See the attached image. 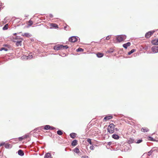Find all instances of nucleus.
<instances>
[{
  "mask_svg": "<svg viewBox=\"0 0 158 158\" xmlns=\"http://www.w3.org/2000/svg\"><path fill=\"white\" fill-rule=\"evenodd\" d=\"M115 126L113 123L110 124L108 127L107 131L110 134H112L114 132Z\"/></svg>",
  "mask_w": 158,
  "mask_h": 158,
  "instance_id": "1",
  "label": "nucleus"
},
{
  "mask_svg": "<svg viewBox=\"0 0 158 158\" xmlns=\"http://www.w3.org/2000/svg\"><path fill=\"white\" fill-rule=\"evenodd\" d=\"M126 38L125 35H121L118 36L116 37V40L119 42L123 41Z\"/></svg>",
  "mask_w": 158,
  "mask_h": 158,
  "instance_id": "2",
  "label": "nucleus"
},
{
  "mask_svg": "<svg viewBox=\"0 0 158 158\" xmlns=\"http://www.w3.org/2000/svg\"><path fill=\"white\" fill-rule=\"evenodd\" d=\"M63 45H57L54 47V49L56 50L62 49Z\"/></svg>",
  "mask_w": 158,
  "mask_h": 158,
  "instance_id": "3",
  "label": "nucleus"
},
{
  "mask_svg": "<svg viewBox=\"0 0 158 158\" xmlns=\"http://www.w3.org/2000/svg\"><path fill=\"white\" fill-rule=\"evenodd\" d=\"M154 31H150L146 33L145 35V37L147 38H148L150 37L152 35Z\"/></svg>",
  "mask_w": 158,
  "mask_h": 158,
  "instance_id": "4",
  "label": "nucleus"
},
{
  "mask_svg": "<svg viewBox=\"0 0 158 158\" xmlns=\"http://www.w3.org/2000/svg\"><path fill=\"white\" fill-rule=\"evenodd\" d=\"M69 40L71 42H75L77 41V39L75 36H72L69 39Z\"/></svg>",
  "mask_w": 158,
  "mask_h": 158,
  "instance_id": "5",
  "label": "nucleus"
},
{
  "mask_svg": "<svg viewBox=\"0 0 158 158\" xmlns=\"http://www.w3.org/2000/svg\"><path fill=\"white\" fill-rule=\"evenodd\" d=\"M151 49L152 52L154 53L158 52V46H153L152 48Z\"/></svg>",
  "mask_w": 158,
  "mask_h": 158,
  "instance_id": "6",
  "label": "nucleus"
},
{
  "mask_svg": "<svg viewBox=\"0 0 158 158\" xmlns=\"http://www.w3.org/2000/svg\"><path fill=\"white\" fill-rule=\"evenodd\" d=\"M113 118V116L111 115H108L105 117L103 120V121H106L107 120H109Z\"/></svg>",
  "mask_w": 158,
  "mask_h": 158,
  "instance_id": "7",
  "label": "nucleus"
},
{
  "mask_svg": "<svg viewBox=\"0 0 158 158\" xmlns=\"http://www.w3.org/2000/svg\"><path fill=\"white\" fill-rule=\"evenodd\" d=\"M152 44L153 45H158V39L153 40L152 42Z\"/></svg>",
  "mask_w": 158,
  "mask_h": 158,
  "instance_id": "8",
  "label": "nucleus"
},
{
  "mask_svg": "<svg viewBox=\"0 0 158 158\" xmlns=\"http://www.w3.org/2000/svg\"><path fill=\"white\" fill-rule=\"evenodd\" d=\"M149 131V129L147 127H143L141 129V131L143 132H147Z\"/></svg>",
  "mask_w": 158,
  "mask_h": 158,
  "instance_id": "9",
  "label": "nucleus"
},
{
  "mask_svg": "<svg viewBox=\"0 0 158 158\" xmlns=\"http://www.w3.org/2000/svg\"><path fill=\"white\" fill-rule=\"evenodd\" d=\"M131 45V43L129 42L127 43L126 44H125L123 45V46L124 48H127V47Z\"/></svg>",
  "mask_w": 158,
  "mask_h": 158,
  "instance_id": "10",
  "label": "nucleus"
},
{
  "mask_svg": "<svg viewBox=\"0 0 158 158\" xmlns=\"http://www.w3.org/2000/svg\"><path fill=\"white\" fill-rule=\"evenodd\" d=\"M77 143V140H73L71 143V145L73 146H75Z\"/></svg>",
  "mask_w": 158,
  "mask_h": 158,
  "instance_id": "11",
  "label": "nucleus"
},
{
  "mask_svg": "<svg viewBox=\"0 0 158 158\" xmlns=\"http://www.w3.org/2000/svg\"><path fill=\"white\" fill-rule=\"evenodd\" d=\"M22 35L23 36H25L26 37H31V35L29 33H27L22 34Z\"/></svg>",
  "mask_w": 158,
  "mask_h": 158,
  "instance_id": "12",
  "label": "nucleus"
},
{
  "mask_svg": "<svg viewBox=\"0 0 158 158\" xmlns=\"http://www.w3.org/2000/svg\"><path fill=\"white\" fill-rule=\"evenodd\" d=\"M18 154L21 156H23L24 155V153L23 151L21 150H19L18 151Z\"/></svg>",
  "mask_w": 158,
  "mask_h": 158,
  "instance_id": "13",
  "label": "nucleus"
},
{
  "mask_svg": "<svg viewBox=\"0 0 158 158\" xmlns=\"http://www.w3.org/2000/svg\"><path fill=\"white\" fill-rule=\"evenodd\" d=\"M44 158H52L50 153H46L45 156Z\"/></svg>",
  "mask_w": 158,
  "mask_h": 158,
  "instance_id": "14",
  "label": "nucleus"
},
{
  "mask_svg": "<svg viewBox=\"0 0 158 158\" xmlns=\"http://www.w3.org/2000/svg\"><path fill=\"white\" fill-rule=\"evenodd\" d=\"M50 26H51V27H53L54 28H58V25L55 23H51L50 24Z\"/></svg>",
  "mask_w": 158,
  "mask_h": 158,
  "instance_id": "15",
  "label": "nucleus"
},
{
  "mask_svg": "<svg viewBox=\"0 0 158 158\" xmlns=\"http://www.w3.org/2000/svg\"><path fill=\"white\" fill-rule=\"evenodd\" d=\"M103 55L104 54L103 53L100 52H98L97 54V56L98 57H102L103 56Z\"/></svg>",
  "mask_w": 158,
  "mask_h": 158,
  "instance_id": "16",
  "label": "nucleus"
},
{
  "mask_svg": "<svg viewBox=\"0 0 158 158\" xmlns=\"http://www.w3.org/2000/svg\"><path fill=\"white\" fill-rule=\"evenodd\" d=\"M70 135L71 138L74 139L76 137V134L74 133H72L70 134Z\"/></svg>",
  "mask_w": 158,
  "mask_h": 158,
  "instance_id": "17",
  "label": "nucleus"
},
{
  "mask_svg": "<svg viewBox=\"0 0 158 158\" xmlns=\"http://www.w3.org/2000/svg\"><path fill=\"white\" fill-rule=\"evenodd\" d=\"M112 137L113 138L116 139H118L119 138L118 136L116 134H113L112 136Z\"/></svg>",
  "mask_w": 158,
  "mask_h": 158,
  "instance_id": "18",
  "label": "nucleus"
},
{
  "mask_svg": "<svg viewBox=\"0 0 158 158\" xmlns=\"http://www.w3.org/2000/svg\"><path fill=\"white\" fill-rule=\"evenodd\" d=\"M22 41H18L16 42V45L17 46H21L22 45Z\"/></svg>",
  "mask_w": 158,
  "mask_h": 158,
  "instance_id": "19",
  "label": "nucleus"
},
{
  "mask_svg": "<svg viewBox=\"0 0 158 158\" xmlns=\"http://www.w3.org/2000/svg\"><path fill=\"white\" fill-rule=\"evenodd\" d=\"M74 151L77 153H79L80 152L79 149L77 148H75Z\"/></svg>",
  "mask_w": 158,
  "mask_h": 158,
  "instance_id": "20",
  "label": "nucleus"
},
{
  "mask_svg": "<svg viewBox=\"0 0 158 158\" xmlns=\"http://www.w3.org/2000/svg\"><path fill=\"white\" fill-rule=\"evenodd\" d=\"M57 134L59 135H61L63 134V132L61 130H58L57 132Z\"/></svg>",
  "mask_w": 158,
  "mask_h": 158,
  "instance_id": "21",
  "label": "nucleus"
},
{
  "mask_svg": "<svg viewBox=\"0 0 158 158\" xmlns=\"http://www.w3.org/2000/svg\"><path fill=\"white\" fill-rule=\"evenodd\" d=\"M8 24H6L5 26L3 27V30H6L8 29Z\"/></svg>",
  "mask_w": 158,
  "mask_h": 158,
  "instance_id": "22",
  "label": "nucleus"
},
{
  "mask_svg": "<svg viewBox=\"0 0 158 158\" xmlns=\"http://www.w3.org/2000/svg\"><path fill=\"white\" fill-rule=\"evenodd\" d=\"M50 126L49 125H45L44 127V129L45 130H48L49 129Z\"/></svg>",
  "mask_w": 158,
  "mask_h": 158,
  "instance_id": "23",
  "label": "nucleus"
},
{
  "mask_svg": "<svg viewBox=\"0 0 158 158\" xmlns=\"http://www.w3.org/2000/svg\"><path fill=\"white\" fill-rule=\"evenodd\" d=\"M77 52H83L84 49L81 48H79L78 49L76 50Z\"/></svg>",
  "mask_w": 158,
  "mask_h": 158,
  "instance_id": "24",
  "label": "nucleus"
},
{
  "mask_svg": "<svg viewBox=\"0 0 158 158\" xmlns=\"http://www.w3.org/2000/svg\"><path fill=\"white\" fill-rule=\"evenodd\" d=\"M3 50H4L5 51H7L8 50V49L7 48H5L4 47L0 49V51H2Z\"/></svg>",
  "mask_w": 158,
  "mask_h": 158,
  "instance_id": "25",
  "label": "nucleus"
},
{
  "mask_svg": "<svg viewBox=\"0 0 158 158\" xmlns=\"http://www.w3.org/2000/svg\"><path fill=\"white\" fill-rule=\"evenodd\" d=\"M135 51V50L134 49H132L131 51H130V52H128V54L130 55H131V53H133V52H134Z\"/></svg>",
  "mask_w": 158,
  "mask_h": 158,
  "instance_id": "26",
  "label": "nucleus"
},
{
  "mask_svg": "<svg viewBox=\"0 0 158 158\" xmlns=\"http://www.w3.org/2000/svg\"><path fill=\"white\" fill-rule=\"evenodd\" d=\"M28 25L29 26H31L33 23V22L31 20H30L28 22Z\"/></svg>",
  "mask_w": 158,
  "mask_h": 158,
  "instance_id": "27",
  "label": "nucleus"
},
{
  "mask_svg": "<svg viewBox=\"0 0 158 158\" xmlns=\"http://www.w3.org/2000/svg\"><path fill=\"white\" fill-rule=\"evenodd\" d=\"M27 138V137L25 136V137H20L19 138V140L20 141H21L23 139H24L25 138Z\"/></svg>",
  "mask_w": 158,
  "mask_h": 158,
  "instance_id": "28",
  "label": "nucleus"
},
{
  "mask_svg": "<svg viewBox=\"0 0 158 158\" xmlns=\"http://www.w3.org/2000/svg\"><path fill=\"white\" fill-rule=\"evenodd\" d=\"M87 141L89 143H90V144H92L91 141V139H87Z\"/></svg>",
  "mask_w": 158,
  "mask_h": 158,
  "instance_id": "29",
  "label": "nucleus"
},
{
  "mask_svg": "<svg viewBox=\"0 0 158 158\" xmlns=\"http://www.w3.org/2000/svg\"><path fill=\"white\" fill-rule=\"evenodd\" d=\"M3 46L4 47H6L8 48H10V46L8 44H4Z\"/></svg>",
  "mask_w": 158,
  "mask_h": 158,
  "instance_id": "30",
  "label": "nucleus"
},
{
  "mask_svg": "<svg viewBox=\"0 0 158 158\" xmlns=\"http://www.w3.org/2000/svg\"><path fill=\"white\" fill-rule=\"evenodd\" d=\"M153 151H150L148 153V156H150L151 155V154H152V152Z\"/></svg>",
  "mask_w": 158,
  "mask_h": 158,
  "instance_id": "31",
  "label": "nucleus"
},
{
  "mask_svg": "<svg viewBox=\"0 0 158 158\" xmlns=\"http://www.w3.org/2000/svg\"><path fill=\"white\" fill-rule=\"evenodd\" d=\"M111 36V35L108 36H107L106 37V40H109Z\"/></svg>",
  "mask_w": 158,
  "mask_h": 158,
  "instance_id": "32",
  "label": "nucleus"
},
{
  "mask_svg": "<svg viewBox=\"0 0 158 158\" xmlns=\"http://www.w3.org/2000/svg\"><path fill=\"white\" fill-rule=\"evenodd\" d=\"M142 139H139L137 140V142L136 143H141V142H142Z\"/></svg>",
  "mask_w": 158,
  "mask_h": 158,
  "instance_id": "33",
  "label": "nucleus"
},
{
  "mask_svg": "<svg viewBox=\"0 0 158 158\" xmlns=\"http://www.w3.org/2000/svg\"><path fill=\"white\" fill-rule=\"evenodd\" d=\"M68 48V47L67 45H65V46H63V49H64V48L65 49H67Z\"/></svg>",
  "mask_w": 158,
  "mask_h": 158,
  "instance_id": "34",
  "label": "nucleus"
},
{
  "mask_svg": "<svg viewBox=\"0 0 158 158\" xmlns=\"http://www.w3.org/2000/svg\"><path fill=\"white\" fill-rule=\"evenodd\" d=\"M55 127H52V126H50V129H49V130H54L55 129Z\"/></svg>",
  "mask_w": 158,
  "mask_h": 158,
  "instance_id": "35",
  "label": "nucleus"
},
{
  "mask_svg": "<svg viewBox=\"0 0 158 158\" xmlns=\"http://www.w3.org/2000/svg\"><path fill=\"white\" fill-rule=\"evenodd\" d=\"M149 139L150 140H151V141H155V140L153 139V138L151 137H149Z\"/></svg>",
  "mask_w": 158,
  "mask_h": 158,
  "instance_id": "36",
  "label": "nucleus"
},
{
  "mask_svg": "<svg viewBox=\"0 0 158 158\" xmlns=\"http://www.w3.org/2000/svg\"><path fill=\"white\" fill-rule=\"evenodd\" d=\"M5 144V143H1L0 144V147L2 146H3V145H4Z\"/></svg>",
  "mask_w": 158,
  "mask_h": 158,
  "instance_id": "37",
  "label": "nucleus"
},
{
  "mask_svg": "<svg viewBox=\"0 0 158 158\" xmlns=\"http://www.w3.org/2000/svg\"><path fill=\"white\" fill-rule=\"evenodd\" d=\"M22 59H24V58H26L27 59V57L26 56H23L22 57Z\"/></svg>",
  "mask_w": 158,
  "mask_h": 158,
  "instance_id": "38",
  "label": "nucleus"
},
{
  "mask_svg": "<svg viewBox=\"0 0 158 158\" xmlns=\"http://www.w3.org/2000/svg\"><path fill=\"white\" fill-rule=\"evenodd\" d=\"M2 3L0 2V9H1L2 8Z\"/></svg>",
  "mask_w": 158,
  "mask_h": 158,
  "instance_id": "39",
  "label": "nucleus"
},
{
  "mask_svg": "<svg viewBox=\"0 0 158 158\" xmlns=\"http://www.w3.org/2000/svg\"><path fill=\"white\" fill-rule=\"evenodd\" d=\"M9 147V145H7V144H6L5 145V147L6 148H7V147Z\"/></svg>",
  "mask_w": 158,
  "mask_h": 158,
  "instance_id": "40",
  "label": "nucleus"
},
{
  "mask_svg": "<svg viewBox=\"0 0 158 158\" xmlns=\"http://www.w3.org/2000/svg\"><path fill=\"white\" fill-rule=\"evenodd\" d=\"M88 157L87 156H82L81 157V158H88Z\"/></svg>",
  "mask_w": 158,
  "mask_h": 158,
  "instance_id": "41",
  "label": "nucleus"
},
{
  "mask_svg": "<svg viewBox=\"0 0 158 158\" xmlns=\"http://www.w3.org/2000/svg\"><path fill=\"white\" fill-rule=\"evenodd\" d=\"M15 39H18V37H15Z\"/></svg>",
  "mask_w": 158,
  "mask_h": 158,
  "instance_id": "42",
  "label": "nucleus"
},
{
  "mask_svg": "<svg viewBox=\"0 0 158 158\" xmlns=\"http://www.w3.org/2000/svg\"><path fill=\"white\" fill-rule=\"evenodd\" d=\"M66 27H64V29H66Z\"/></svg>",
  "mask_w": 158,
  "mask_h": 158,
  "instance_id": "43",
  "label": "nucleus"
}]
</instances>
